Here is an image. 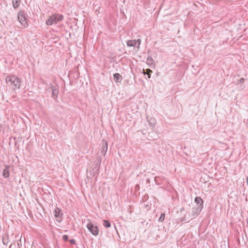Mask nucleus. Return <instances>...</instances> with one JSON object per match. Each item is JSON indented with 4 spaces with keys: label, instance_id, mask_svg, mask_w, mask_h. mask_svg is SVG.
Here are the masks:
<instances>
[{
    "label": "nucleus",
    "instance_id": "1a4fd4ad",
    "mask_svg": "<svg viewBox=\"0 0 248 248\" xmlns=\"http://www.w3.org/2000/svg\"><path fill=\"white\" fill-rule=\"evenodd\" d=\"M113 78H114V81L116 83H120L123 79V77L120 74L115 73L113 74Z\"/></svg>",
    "mask_w": 248,
    "mask_h": 248
},
{
    "label": "nucleus",
    "instance_id": "39448f33",
    "mask_svg": "<svg viewBox=\"0 0 248 248\" xmlns=\"http://www.w3.org/2000/svg\"><path fill=\"white\" fill-rule=\"evenodd\" d=\"M18 19L20 23L25 27L28 26V24L27 22V18L25 16L23 12L20 11V12L18 14Z\"/></svg>",
    "mask_w": 248,
    "mask_h": 248
},
{
    "label": "nucleus",
    "instance_id": "f3484780",
    "mask_svg": "<svg viewBox=\"0 0 248 248\" xmlns=\"http://www.w3.org/2000/svg\"><path fill=\"white\" fill-rule=\"evenodd\" d=\"M160 179V178L159 177L156 176L155 177V181L157 185H159L160 184V182L159 181Z\"/></svg>",
    "mask_w": 248,
    "mask_h": 248
},
{
    "label": "nucleus",
    "instance_id": "412c9836",
    "mask_svg": "<svg viewBox=\"0 0 248 248\" xmlns=\"http://www.w3.org/2000/svg\"><path fill=\"white\" fill-rule=\"evenodd\" d=\"M245 78H241L239 80H238V84L239 83H241V84H243L244 82H245Z\"/></svg>",
    "mask_w": 248,
    "mask_h": 248
},
{
    "label": "nucleus",
    "instance_id": "4468645a",
    "mask_svg": "<svg viewBox=\"0 0 248 248\" xmlns=\"http://www.w3.org/2000/svg\"><path fill=\"white\" fill-rule=\"evenodd\" d=\"M21 0H12L13 5L15 8L18 7Z\"/></svg>",
    "mask_w": 248,
    "mask_h": 248
},
{
    "label": "nucleus",
    "instance_id": "6ab92c4d",
    "mask_svg": "<svg viewBox=\"0 0 248 248\" xmlns=\"http://www.w3.org/2000/svg\"><path fill=\"white\" fill-rule=\"evenodd\" d=\"M153 61L152 58L151 56H149L147 59V63H152Z\"/></svg>",
    "mask_w": 248,
    "mask_h": 248
},
{
    "label": "nucleus",
    "instance_id": "0eeeda50",
    "mask_svg": "<svg viewBox=\"0 0 248 248\" xmlns=\"http://www.w3.org/2000/svg\"><path fill=\"white\" fill-rule=\"evenodd\" d=\"M54 216L56 218L57 221L61 222L62 220L63 214L59 208H56L54 212Z\"/></svg>",
    "mask_w": 248,
    "mask_h": 248
},
{
    "label": "nucleus",
    "instance_id": "aec40b11",
    "mask_svg": "<svg viewBox=\"0 0 248 248\" xmlns=\"http://www.w3.org/2000/svg\"><path fill=\"white\" fill-rule=\"evenodd\" d=\"M62 239L64 241H67L68 240V236L67 235H63L62 236Z\"/></svg>",
    "mask_w": 248,
    "mask_h": 248
},
{
    "label": "nucleus",
    "instance_id": "6e6552de",
    "mask_svg": "<svg viewBox=\"0 0 248 248\" xmlns=\"http://www.w3.org/2000/svg\"><path fill=\"white\" fill-rule=\"evenodd\" d=\"M203 206L198 205V206L193 207L192 208V215L193 217H196L199 215L202 209H203Z\"/></svg>",
    "mask_w": 248,
    "mask_h": 248
},
{
    "label": "nucleus",
    "instance_id": "a211bd4d",
    "mask_svg": "<svg viewBox=\"0 0 248 248\" xmlns=\"http://www.w3.org/2000/svg\"><path fill=\"white\" fill-rule=\"evenodd\" d=\"M152 72V70L150 69H148L147 70V75L148 76V78H151V73Z\"/></svg>",
    "mask_w": 248,
    "mask_h": 248
},
{
    "label": "nucleus",
    "instance_id": "7ed1b4c3",
    "mask_svg": "<svg viewBox=\"0 0 248 248\" xmlns=\"http://www.w3.org/2000/svg\"><path fill=\"white\" fill-rule=\"evenodd\" d=\"M59 86L57 85H54L50 83L49 85V87L47 89L49 90V89L52 91V97L56 99L58 97V93H59Z\"/></svg>",
    "mask_w": 248,
    "mask_h": 248
},
{
    "label": "nucleus",
    "instance_id": "20e7f679",
    "mask_svg": "<svg viewBox=\"0 0 248 248\" xmlns=\"http://www.w3.org/2000/svg\"><path fill=\"white\" fill-rule=\"evenodd\" d=\"M87 227L90 232L93 235L96 236L98 234L99 229L97 226H94L91 222H90L87 225Z\"/></svg>",
    "mask_w": 248,
    "mask_h": 248
},
{
    "label": "nucleus",
    "instance_id": "f8f14e48",
    "mask_svg": "<svg viewBox=\"0 0 248 248\" xmlns=\"http://www.w3.org/2000/svg\"><path fill=\"white\" fill-rule=\"evenodd\" d=\"M9 167L7 166L6 168L3 170L2 175L4 177L8 178L9 176Z\"/></svg>",
    "mask_w": 248,
    "mask_h": 248
},
{
    "label": "nucleus",
    "instance_id": "423d86ee",
    "mask_svg": "<svg viewBox=\"0 0 248 248\" xmlns=\"http://www.w3.org/2000/svg\"><path fill=\"white\" fill-rule=\"evenodd\" d=\"M141 40L140 39L137 40H128L126 42L127 46H137L138 48H139Z\"/></svg>",
    "mask_w": 248,
    "mask_h": 248
},
{
    "label": "nucleus",
    "instance_id": "9d476101",
    "mask_svg": "<svg viewBox=\"0 0 248 248\" xmlns=\"http://www.w3.org/2000/svg\"><path fill=\"white\" fill-rule=\"evenodd\" d=\"M108 150V143L105 140H102V147L101 149V153L105 155Z\"/></svg>",
    "mask_w": 248,
    "mask_h": 248
},
{
    "label": "nucleus",
    "instance_id": "b1692460",
    "mask_svg": "<svg viewBox=\"0 0 248 248\" xmlns=\"http://www.w3.org/2000/svg\"><path fill=\"white\" fill-rule=\"evenodd\" d=\"M12 244H11L10 247H9V248H12Z\"/></svg>",
    "mask_w": 248,
    "mask_h": 248
},
{
    "label": "nucleus",
    "instance_id": "9b49d317",
    "mask_svg": "<svg viewBox=\"0 0 248 248\" xmlns=\"http://www.w3.org/2000/svg\"><path fill=\"white\" fill-rule=\"evenodd\" d=\"M194 202L197 204V206H198V205L203 206V201L200 197H196L195 198Z\"/></svg>",
    "mask_w": 248,
    "mask_h": 248
},
{
    "label": "nucleus",
    "instance_id": "2eb2a0df",
    "mask_svg": "<svg viewBox=\"0 0 248 248\" xmlns=\"http://www.w3.org/2000/svg\"><path fill=\"white\" fill-rule=\"evenodd\" d=\"M103 225L106 228H109L111 226V224L110 222L108 220H103Z\"/></svg>",
    "mask_w": 248,
    "mask_h": 248
},
{
    "label": "nucleus",
    "instance_id": "dca6fc26",
    "mask_svg": "<svg viewBox=\"0 0 248 248\" xmlns=\"http://www.w3.org/2000/svg\"><path fill=\"white\" fill-rule=\"evenodd\" d=\"M165 218V214L162 213L158 219V221L159 222H162L164 220Z\"/></svg>",
    "mask_w": 248,
    "mask_h": 248
},
{
    "label": "nucleus",
    "instance_id": "f257e3e1",
    "mask_svg": "<svg viewBox=\"0 0 248 248\" xmlns=\"http://www.w3.org/2000/svg\"><path fill=\"white\" fill-rule=\"evenodd\" d=\"M6 81L10 83L14 90L20 88L21 81L20 79L15 75L9 76L6 77Z\"/></svg>",
    "mask_w": 248,
    "mask_h": 248
},
{
    "label": "nucleus",
    "instance_id": "ddd939ff",
    "mask_svg": "<svg viewBox=\"0 0 248 248\" xmlns=\"http://www.w3.org/2000/svg\"><path fill=\"white\" fill-rule=\"evenodd\" d=\"M9 242V237L8 235H5L2 237V243L3 245L7 246Z\"/></svg>",
    "mask_w": 248,
    "mask_h": 248
},
{
    "label": "nucleus",
    "instance_id": "4be33fe9",
    "mask_svg": "<svg viewBox=\"0 0 248 248\" xmlns=\"http://www.w3.org/2000/svg\"><path fill=\"white\" fill-rule=\"evenodd\" d=\"M69 242L71 244H76V241L74 239H71L69 240Z\"/></svg>",
    "mask_w": 248,
    "mask_h": 248
},
{
    "label": "nucleus",
    "instance_id": "f03ea898",
    "mask_svg": "<svg viewBox=\"0 0 248 248\" xmlns=\"http://www.w3.org/2000/svg\"><path fill=\"white\" fill-rule=\"evenodd\" d=\"M63 19V16L60 14H54L50 16L46 20V23L47 25L56 24L58 22L61 21Z\"/></svg>",
    "mask_w": 248,
    "mask_h": 248
},
{
    "label": "nucleus",
    "instance_id": "5701e85b",
    "mask_svg": "<svg viewBox=\"0 0 248 248\" xmlns=\"http://www.w3.org/2000/svg\"><path fill=\"white\" fill-rule=\"evenodd\" d=\"M246 182H247V185L248 186V176L246 178Z\"/></svg>",
    "mask_w": 248,
    "mask_h": 248
}]
</instances>
